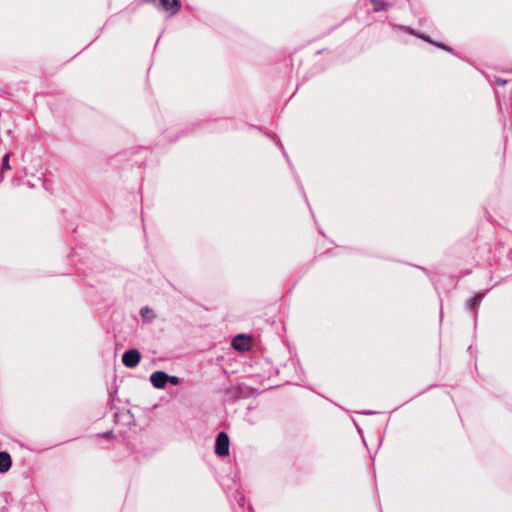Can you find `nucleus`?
I'll use <instances>...</instances> for the list:
<instances>
[{
  "mask_svg": "<svg viewBox=\"0 0 512 512\" xmlns=\"http://www.w3.org/2000/svg\"><path fill=\"white\" fill-rule=\"evenodd\" d=\"M215 452L219 456H227L229 454V438L224 432L218 434L215 445Z\"/></svg>",
  "mask_w": 512,
  "mask_h": 512,
  "instance_id": "obj_1",
  "label": "nucleus"
},
{
  "mask_svg": "<svg viewBox=\"0 0 512 512\" xmlns=\"http://www.w3.org/2000/svg\"><path fill=\"white\" fill-rule=\"evenodd\" d=\"M141 355L136 349L126 351L122 356V362L126 367L133 368L140 362Z\"/></svg>",
  "mask_w": 512,
  "mask_h": 512,
  "instance_id": "obj_2",
  "label": "nucleus"
},
{
  "mask_svg": "<svg viewBox=\"0 0 512 512\" xmlns=\"http://www.w3.org/2000/svg\"><path fill=\"white\" fill-rule=\"evenodd\" d=\"M251 344V338L246 335H237L232 341L234 349L242 352L249 350Z\"/></svg>",
  "mask_w": 512,
  "mask_h": 512,
  "instance_id": "obj_3",
  "label": "nucleus"
},
{
  "mask_svg": "<svg viewBox=\"0 0 512 512\" xmlns=\"http://www.w3.org/2000/svg\"><path fill=\"white\" fill-rule=\"evenodd\" d=\"M150 381L157 389H163L167 384V373L163 371H156L151 374Z\"/></svg>",
  "mask_w": 512,
  "mask_h": 512,
  "instance_id": "obj_4",
  "label": "nucleus"
},
{
  "mask_svg": "<svg viewBox=\"0 0 512 512\" xmlns=\"http://www.w3.org/2000/svg\"><path fill=\"white\" fill-rule=\"evenodd\" d=\"M402 29L410 34H413L427 42H430V43H433L434 45L442 48V49H445V50H450L446 45L442 44V43H438V42H434L432 41L427 35L425 34H422V33H417L415 32L413 29L409 28V27H402Z\"/></svg>",
  "mask_w": 512,
  "mask_h": 512,
  "instance_id": "obj_5",
  "label": "nucleus"
},
{
  "mask_svg": "<svg viewBox=\"0 0 512 512\" xmlns=\"http://www.w3.org/2000/svg\"><path fill=\"white\" fill-rule=\"evenodd\" d=\"M11 467L10 455L6 452H0V473L7 472Z\"/></svg>",
  "mask_w": 512,
  "mask_h": 512,
  "instance_id": "obj_6",
  "label": "nucleus"
},
{
  "mask_svg": "<svg viewBox=\"0 0 512 512\" xmlns=\"http://www.w3.org/2000/svg\"><path fill=\"white\" fill-rule=\"evenodd\" d=\"M373 5V10L375 12L384 11L387 10L390 7V4L388 2H385L383 0H370Z\"/></svg>",
  "mask_w": 512,
  "mask_h": 512,
  "instance_id": "obj_7",
  "label": "nucleus"
},
{
  "mask_svg": "<svg viewBox=\"0 0 512 512\" xmlns=\"http://www.w3.org/2000/svg\"><path fill=\"white\" fill-rule=\"evenodd\" d=\"M10 169V165H9V155L6 154L3 158V162H2V170H9Z\"/></svg>",
  "mask_w": 512,
  "mask_h": 512,
  "instance_id": "obj_8",
  "label": "nucleus"
},
{
  "mask_svg": "<svg viewBox=\"0 0 512 512\" xmlns=\"http://www.w3.org/2000/svg\"><path fill=\"white\" fill-rule=\"evenodd\" d=\"M167 382H170L173 385H178L179 384V378L176 377V376H170V375L167 374Z\"/></svg>",
  "mask_w": 512,
  "mask_h": 512,
  "instance_id": "obj_9",
  "label": "nucleus"
},
{
  "mask_svg": "<svg viewBox=\"0 0 512 512\" xmlns=\"http://www.w3.org/2000/svg\"><path fill=\"white\" fill-rule=\"evenodd\" d=\"M150 312H151V310H150L148 307H145V308H143V309L141 310V315H142L143 317H146V316H147V314H149Z\"/></svg>",
  "mask_w": 512,
  "mask_h": 512,
  "instance_id": "obj_10",
  "label": "nucleus"
},
{
  "mask_svg": "<svg viewBox=\"0 0 512 512\" xmlns=\"http://www.w3.org/2000/svg\"><path fill=\"white\" fill-rule=\"evenodd\" d=\"M507 81L506 80H500L498 83L499 84H505Z\"/></svg>",
  "mask_w": 512,
  "mask_h": 512,
  "instance_id": "obj_11",
  "label": "nucleus"
}]
</instances>
